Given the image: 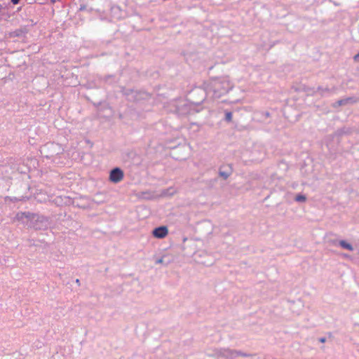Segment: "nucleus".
I'll use <instances>...</instances> for the list:
<instances>
[{"mask_svg": "<svg viewBox=\"0 0 359 359\" xmlns=\"http://www.w3.org/2000/svg\"><path fill=\"white\" fill-rule=\"evenodd\" d=\"M124 177V173L118 168H114L109 173V180L114 183H118L121 182Z\"/></svg>", "mask_w": 359, "mask_h": 359, "instance_id": "f257e3e1", "label": "nucleus"}, {"mask_svg": "<svg viewBox=\"0 0 359 359\" xmlns=\"http://www.w3.org/2000/svg\"><path fill=\"white\" fill-rule=\"evenodd\" d=\"M152 233L155 238H163L168 235V230L166 226H162L154 229Z\"/></svg>", "mask_w": 359, "mask_h": 359, "instance_id": "f03ea898", "label": "nucleus"}, {"mask_svg": "<svg viewBox=\"0 0 359 359\" xmlns=\"http://www.w3.org/2000/svg\"><path fill=\"white\" fill-rule=\"evenodd\" d=\"M339 245L345 249H347L350 251H352L353 250L352 245L350 243H346L345 241H341L339 242Z\"/></svg>", "mask_w": 359, "mask_h": 359, "instance_id": "7ed1b4c3", "label": "nucleus"}, {"mask_svg": "<svg viewBox=\"0 0 359 359\" xmlns=\"http://www.w3.org/2000/svg\"><path fill=\"white\" fill-rule=\"evenodd\" d=\"M230 172H224L222 170L219 171L220 176L222 177L224 179H227L230 175Z\"/></svg>", "mask_w": 359, "mask_h": 359, "instance_id": "20e7f679", "label": "nucleus"}, {"mask_svg": "<svg viewBox=\"0 0 359 359\" xmlns=\"http://www.w3.org/2000/svg\"><path fill=\"white\" fill-rule=\"evenodd\" d=\"M306 199V197L303 195H297L295 198V200L298 202H304Z\"/></svg>", "mask_w": 359, "mask_h": 359, "instance_id": "39448f33", "label": "nucleus"}, {"mask_svg": "<svg viewBox=\"0 0 359 359\" xmlns=\"http://www.w3.org/2000/svg\"><path fill=\"white\" fill-rule=\"evenodd\" d=\"M226 120L227 121H231L232 120V113L231 112L226 113Z\"/></svg>", "mask_w": 359, "mask_h": 359, "instance_id": "423d86ee", "label": "nucleus"}, {"mask_svg": "<svg viewBox=\"0 0 359 359\" xmlns=\"http://www.w3.org/2000/svg\"><path fill=\"white\" fill-rule=\"evenodd\" d=\"M354 60L355 62H359V53L354 56Z\"/></svg>", "mask_w": 359, "mask_h": 359, "instance_id": "0eeeda50", "label": "nucleus"}, {"mask_svg": "<svg viewBox=\"0 0 359 359\" xmlns=\"http://www.w3.org/2000/svg\"><path fill=\"white\" fill-rule=\"evenodd\" d=\"M20 0H11V2L13 4H18L19 3Z\"/></svg>", "mask_w": 359, "mask_h": 359, "instance_id": "6e6552de", "label": "nucleus"}, {"mask_svg": "<svg viewBox=\"0 0 359 359\" xmlns=\"http://www.w3.org/2000/svg\"><path fill=\"white\" fill-rule=\"evenodd\" d=\"M319 341L322 343H324L325 341V338H320Z\"/></svg>", "mask_w": 359, "mask_h": 359, "instance_id": "1a4fd4ad", "label": "nucleus"}]
</instances>
